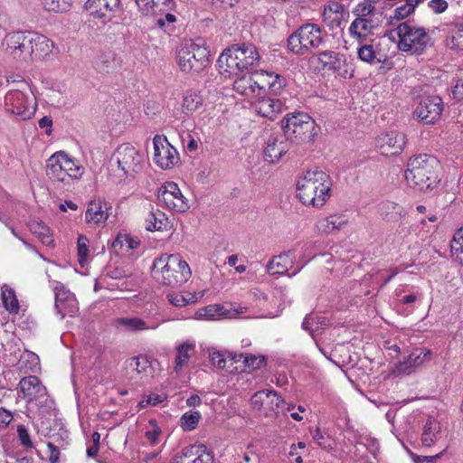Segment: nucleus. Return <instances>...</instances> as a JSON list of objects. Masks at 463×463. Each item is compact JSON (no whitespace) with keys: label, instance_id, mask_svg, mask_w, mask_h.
<instances>
[{"label":"nucleus","instance_id":"obj_1","mask_svg":"<svg viewBox=\"0 0 463 463\" xmlns=\"http://www.w3.org/2000/svg\"><path fill=\"white\" fill-rule=\"evenodd\" d=\"M145 165L146 157L141 150L130 143H123L110 156V178L118 184L130 182L143 172Z\"/></svg>","mask_w":463,"mask_h":463},{"label":"nucleus","instance_id":"obj_2","mask_svg":"<svg viewBox=\"0 0 463 463\" xmlns=\"http://www.w3.org/2000/svg\"><path fill=\"white\" fill-rule=\"evenodd\" d=\"M404 177L407 184L420 192H431L440 181L439 161L431 155L420 154L410 157Z\"/></svg>","mask_w":463,"mask_h":463},{"label":"nucleus","instance_id":"obj_3","mask_svg":"<svg viewBox=\"0 0 463 463\" xmlns=\"http://www.w3.org/2000/svg\"><path fill=\"white\" fill-rule=\"evenodd\" d=\"M260 60L257 47L250 43H242L224 49L217 62L220 73L225 78H232L258 66Z\"/></svg>","mask_w":463,"mask_h":463},{"label":"nucleus","instance_id":"obj_4","mask_svg":"<svg viewBox=\"0 0 463 463\" xmlns=\"http://www.w3.org/2000/svg\"><path fill=\"white\" fill-rule=\"evenodd\" d=\"M331 180L317 167L303 173L297 181V197L308 206L321 207L331 196Z\"/></svg>","mask_w":463,"mask_h":463},{"label":"nucleus","instance_id":"obj_5","mask_svg":"<svg viewBox=\"0 0 463 463\" xmlns=\"http://www.w3.org/2000/svg\"><path fill=\"white\" fill-rule=\"evenodd\" d=\"M153 278L160 284L177 287L192 275L188 263L179 254H162L154 260Z\"/></svg>","mask_w":463,"mask_h":463},{"label":"nucleus","instance_id":"obj_6","mask_svg":"<svg viewBox=\"0 0 463 463\" xmlns=\"http://www.w3.org/2000/svg\"><path fill=\"white\" fill-rule=\"evenodd\" d=\"M13 84L16 86L6 92L4 109L17 119H30L37 109L36 98L25 80H14Z\"/></svg>","mask_w":463,"mask_h":463},{"label":"nucleus","instance_id":"obj_7","mask_svg":"<svg viewBox=\"0 0 463 463\" xmlns=\"http://www.w3.org/2000/svg\"><path fill=\"white\" fill-rule=\"evenodd\" d=\"M84 173V166L63 151L54 153L47 161L46 174L53 182L71 184Z\"/></svg>","mask_w":463,"mask_h":463},{"label":"nucleus","instance_id":"obj_8","mask_svg":"<svg viewBox=\"0 0 463 463\" xmlns=\"http://www.w3.org/2000/svg\"><path fill=\"white\" fill-rule=\"evenodd\" d=\"M210 51L204 40L186 42L177 51L176 61L184 72H201L210 64Z\"/></svg>","mask_w":463,"mask_h":463},{"label":"nucleus","instance_id":"obj_9","mask_svg":"<svg viewBox=\"0 0 463 463\" xmlns=\"http://www.w3.org/2000/svg\"><path fill=\"white\" fill-rule=\"evenodd\" d=\"M391 38L397 42V47L400 51L411 54L421 53L430 41L429 33L423 27L409 23H401L391 32Z\"/></svg>","mask_w":463,"mask_h":463},{"label":"nucleus","instance_id":"obj_10","mask_svg":"<svg viewBox=\"0 0 463 463\" xmlns=\"http://www.w3.org/2000/svg\"><path fill=\"white\" fill-rule=\"evenodd\" d=\"M281 126L284 136L292 143L309 142L317 135L315 120L304 112L287 114L281 121Z\"/></svg>","mask_w":463,"mask_h":463},{"label":"nucleus","instance_id":"obj_11","mask_svg":"<svg viewBox=\"0 0 463 463\" xmlns=\"http://www.w3.org/2000/svg\"><path fill=\"white\" fill-rule=\"evenodd\" d=\"M322 42L320 27L315 24H307L288 37V46L294 53L303 54L310 49L319 47Z\"/></svg>","mask_w":463,"mask_h":463},{"label":"nucleus","instance_id":"obj_12","mask_svg":"<svg viewBox=\"0 0 463 463\" xmlns=\"http://www.w3.org/2000/svg\"><path fill=\"white\" fill-rule=\"evenodd\" d=\"M153 160L159 168L170 170L179 164V153L177 149L170 144L166 137L156 135L153 138Z\"/></svg>","mask_w":463,"mask_h":463},{"label":"nucleus","instance_id":"obj_13","mask_svg":"<svg viewBox=\"0 0 463 463\" xmlns=\"http://www.w3.org/2000/svg\"><path fill=\"white\" fill-rule=\"evenodd\" d=\"M444 109V104L439 96H423L420 99L413 110V118L427 125L438 122Z\"/></svg>","mask_w":463,"mask_h":463},{"label":"nucleus","instance_id":"obj_14","mask_svg":"<svg viewBox=\"0 0 463 463\" xmlns=\"http://www.w3.org/2000/svg\"><path fill=\"white\" fill-rule=\"evenodd\" d=\"M157 198L162 206L171 211L184 213L189 208L187 199L174 182L165 183L158 190Z\"/></svg>","mask_w":463,"mask_h":463},{"label":"nucleus","instance_id":"obj_15","mask_svg":"<svg viewBox=\"0 0 463 463\" xmlns=\"http://www.w3.org/2000/svg\"><path fill=\"white\" fill-rule=\"evenodd\" d=\"M317 61L323 70L333 71L344 79H350L354 76L353 64L347 61L343 54L325 51L318 54Z\"/></svg>","mask_w":463,"mask_h":463},{"label":"nucleus","instance_id":"obj_16","mask_svg":"<svg viewBox=\"0 0 463 463\" xmlns=\"http://www.w3.org/2000/svg\"><path fill=\"white\" fill-rule=\"evenodd\" d=\"M31 32H14L5 35L3 46L6 54L21 61L29 60Z\"/></svg>","mask_w":463,"mask_h":463},{"label":"nucleus","instance_id":"obj_17","mask_svg":"<svg viewBox=\"0 0 463 463\" xmlns=\"http://www.w3.org/2000/svg\"><path fill=\"white\" fill-rule=\"evenodd\" d=\"M267 76L269 77L266 73L258 71L250 74L244 73L234 80L233 90L238 94L244 96L245 98H258L263 91V86H261L260 80Z\"/></svg>","mask_w":463,"mask_h":463},{"label":"nucleus","instance_id":"obj_18","mask_svg":"<svg viewBox=\"0 0 463 463\" xmlns=\"http://www.w3.org/2000/svg\"><path fill=\"white\" fill-rule=\"evenodd\" d=\"M432 353L427 348H415L402 362L396 364L392 368V373L397 376L410 374L416 369L430 362Z\"/></svg>","mask_w":463,"mask_h":463},{"label":"nucleus","instance_id":"obj_19","mask_svg":"<svg viewBox=\"0 0 463 463\" xmlns=\"http://www.w3.org/2000/svg\"><path fill=\"white\" fill-rule=\"evenodd\" d=\"M376 146L383 156L399 155L406 145V137L402 132L390 130L376 137Z\"/></svg>","mask_w":463,"mask_h":463},{"label":"nucleus","instance_id":"obj_20","mask_svg":"<svg viewBox=\"0 0 463 463\" xmlns=\"http://www.w3.org/2000/svg\"><path fill=\"white\" fill-rule=\"evenodd\" d=\"M55 292V310L62 319L65 316L73 317L79 310L78 301L75 295L71 292L66 287L57 282L54 287Z\"/></svg>","mask_w":463,"mask_h":463},{"label":"nucleus","instance_id":"obj_21","mask_svg":"<svg viewBox=\"0 0 463 463\" xmlns=\"http://www.w3.org/2000/svg\"><path fill=\"white\" fill-rule=\"evenodd\" d=\"M213 456L206 446L194 444L183 448L172 458L171 463H213Z\"/></svg>","mask_w":463,"mask_h":463},{"label":"nucleus","instance_id":"obj_22","mask_svg":"<svg viewBox=\"0 0 463 463\" xmlns=\"http://www.w3.org/2000/svg\"><path fill=\"white\" fill-rule=\"evenodd\" d=\"M244 307L238 308H227L226 307L220 304L208 305L203 308L198 309L194 318L197 320H217L222 318H235L238 315L244 312Z\"/></svg>","mask_w":463,"mask_h":463},{"label":"nucleus","instance_id":"obj_23","mask_svg":"<svg viewBox=\"0 0 463 463\" xmlns=\"http://www.w3.org/2000/svg\"><path fill=\"white\" fill-rule=\"evenodd\" d=\"M284 402L279 394L270 390H264L254 393L250 404L257 411H263L265 414L275 411Z\"/></svg>","mask_w":463,"mask_h":463},{"label":"nucleus","instance_id":"obj_24","mask_svg":"<svg viewBox=\"0 0 463 463\" xmlns=\"http://www.w3.org/2000/svg\"><path fill=\"white\" fill-rule=\"evenodd\" d=\"M175 352L174 372L179 374L184 368L188 367L190 360L195 355V340L187 339L177 343Z\"/></svg>","mask_w":463,"mask_h":463},{"label":"nucleus","instance_id":"obj_25","mask_svg":"<svg viewBox=\"0 0 463 463\" xmlns=\"http://www.w3.org/2000/svg\"><path fill=\"white\" fill-rule=\"evenodd\" d=\"M446 438V430L441 422L435 417L430 416L426 420L421 433V443L425 447H431Z\"/></svg>","mask_w":463,"mask_h":463},{"label":"nucleus","instance_id":"obj_26","mask_svg":"<svg viewBox=\"0 0 463 463\" xmlns=\"http://www.w3.org/2000/svg\"><path fill=\"white\" fill-rule=\"evenodd\" d=\"M112 326L124 332H141L155 330L159 323L146 321L137 317H120L113 319Z\"/></svg>","mask_w":463,"mask_h":463},{"label":"nucleus","instance_id":"obj_27","mask_svg":"<svg viewBox=\"0 0 463 463\" xmlns=\"http://www.w3.org/2000/svg\"><path fill=\"white\" fill-rule=\"evenodd\" d=\"M253 109L257 114L270 120L276 119L285 108L284 103L277 98L272 97H258L253 103Z\"/></svg>","mask_w":463,"mask_h":463},{"label":"nucleus","instance_id":"obj_28","mask_svg":"<svg viewBox=\"0 0 463 463\" xmlns=\"http://www.w3.org/2000/svg\"><path fill=\"white\" fill-rule=\"evenodd\" d=\"M111 206L109 203L100 199L91 201L85 213V222L90 225L99 227L106 223Z\"/></svg>","mask_w":463,"mask_h":463},{"label":"nucleus","instance_id":"obj_29","mask_svg":"<svg viewBox=\"0 0 463 463\" xmlns=\"http://www.w3.org/2000/svg\"><path fill=\"white\" fill-rule=\"evenodd\" d=\"M120 0H88L85 8L93 18L110 20L119 6Z\"/></svg>","mask_w":463,"mask_h":463},{"label":"nucleus","instance_id":"obj_30","mask_svg":"<svg viewBox=\"0 0 463 463\" xmlns=\"http://www.w3.org/2000/svg\"><path fill=\"white\" fill-rule=\"evenodd\" d=\"M347 15L348 11L338 2L329 1L324 5L323 21L332 30L340 27Z\"/></svg>","mask_w":463,"mask_h":463},{"label":"nucleus","instance_id":"obj_31","mask_svg":"<svg viewBox=\"0 0 463 463\" xmlns=\"http://www.w3.org/2000/svg\"><path fill=\"white\" fill-rule=\"evenodd\" d=\"M289 149V141L284 135L271 136L264 150V158L267 162L275 163L280 159Z\"/></svg>","mask_w":463,"mask_h":463},{"label":"nucleus","instance_id":"obj_32","mask_svg":"<svg viewBox=\"0 0 463 463\" xmlns=\"http://www.w3.org/2000/svg\"><path fill=\"white\" fill-rule=\"evenodd\" d=\"M378 23V18L356 17L348 28L349 34L352 38L363 43L366 41L367 37L372 34L373 30L377 27Z\"/></svg>","mask_w":463,"mask_h":463},{"label":"nucleus","instance_id":"obj_33","mask_svg":"<svg viewBox=\"0 0 463 463\" xmlns=\"http://www.w3.org/2000/svg\"><path fill=\"white\" fill-rule=\"evenodd\" d=\"M29 37V60H42L52 52L53 43L45 35L31 32Z\"/></svg>","mask_w":463,"mask_h":463},{"label":"nucleus","instance_id":"obj_34","mask_svg":"<svg viewBox=\"0 0 463 463\" xmlns=\"http://www.w3.org/2000/svg\"><path fill=\"white\" fill-rule=\"evenodd\" d=\"M19 391L28 402L36 401L46 395V388L42 384L36 376H28L21 379L19 383Z\"/></svg>","mask_w":463,"mask_h":463},{"label":"nucleus","instance_id":"obj_35","mask_svg":"<svg viewBox=\"0 0 463 463\" xmlns=\"http://www.w3.org/2000/svg\"><path fill=\"white\" fill-rule=\"evenodd\" d=\"M385 10V0H363L354 8L353 13L357 17L376 19L382 16Z\"/></svg>","mask_w":463,"mask_h":463},{"label":"nucleus","instance_id":"obj_36","mask_svg":"<svg viewBox=\"0 0 463 463\" xmlns=\"http://www.w3.org/2000/svg\"><path fill=\"white\" fill-rule=\"evenodd\" d=\"M139 12L146 16L156 17L170 10L174 0H136Z\"/></svg>","mask_w":463,"mask_h":463},{"label":"nucleus","instance_id":"obj_37","mask_svg":"<svg viewBox=\"0 0 463 463\" xmlns=\"http://www.w3.org/2000/svg\"><path fill=\"white\" fill-rule=\"evenodd\" d=\"M348 222L346 215L332 214L318 220L316 226L319 232L331 234L345 230Z\"/></svg>","mask_w":463,"mask_h":463},{"label":"nucleus","instance_id":"obj_38","mask_svg":"<svg viewBox=\"0 0 463 463\" xmlns=\"http://www.w3.org/2000/svg\"><path fill=\"white\" fill-rule=\"evenodd\" d=\"M207 289L198 291H181L167 294V300L171 305L176 307H183L187 305L194 304L201 300L206 294Z\"/></svg>","mask_w":463,"mask_h":463},{"label":"nucleus","instance_id":"obj_39","mask_svg":"<svg viewBox=\"0 0 463 463\" xmlns=\"http://www.w3.org/2000/svg\"><path fill=\"white\" fill-rule=\"evenodd\" d=\"M293 259L291 250L281 253L269 260L267 270L272 274H286L293 267Z\"/></svg>","mask_w":463,"mask_h":463},{"label":"nucleus","instance_id":"obj_40","mask_svg":"<svg viewBox=\"0 0 463 463\" xmlns=\"http://www.w3.org/2000/svg\"><path fill=\"white\" fill-rule=\"evenodd\" d=\"M139 245V241L128 233H119L112 243L114 251L122 256H132L134 250Z\"/></svg>","mask_w":463,"mask_h":463},{"label":"nucleus","instance_id":"obj_41","mask_svg":"<svg viewBox=\"0 0 463 463\" xmlns=\"http://www.w3.org/2000/svg\"><path fill=\"white\" fill-rule=\"evenodd\" d=\"M446 46L455 52H463V21L451 24L445 39Z\"/></svg>","mask_w":463,"mask_h":463},{"label":"nucleus","instance_id":"obj_42","mask_svg":"<svg viewBox=\"0 0 463 463\" xmlns=\"http://www.w3.org/2000/svg\"><path fill=\"white\" fill-rule=\"evenodd\" d=\"M203 98L199 94L187 91L183 98L182 112L186 116L194 114L203 106Z\"/></svg>","mask_w":463,"mask_h":463},{"label":"nucleus","instance_id":"obj_43","mask_svg":"<svg viewBox=\"0 0 463 463\" xmlns=\"http://www.w3.org/2000/svg\"><path fill=\"white\" fill-rule=\"evenodd\" d=\"M1 296L4 307L10 314H17L19 312L20 306L14 290L6 285H4L2 287Z\"/></svg>","mask_w":463,"mask_h":463},{"label":"nucleus","instance_id":"obj_44","mask_svg":"<svg viewBox=\"0 0 463 463\" xmlns=\"http://www.w3.org/2000/svg\"><path fill=\"white\" fill-rule=\"evenodd\" d=\"M146 222L148 231L166 230L170 223L165 214L159 210L150 213Z\"/></svg>","mask_w":463,"mask_h":463},{"label":"nucleus","instance_id":"obj_45","mask_svg":"<svg viewBox=\"0 0 463 463\" xmlns=\"http://www.w3.org/2000/svg\"><path fill=\"white\" fill-rule=\"evenodd\" d=\"M29 229L31 232L33 233L43 244L46 246L52 245L53 239L52 233L50 232V229L42 222L32 221L29 223Z\"/></svg>","mask_w":463,"mask_h":463},{"label":"nucleus","instance_id":"obj_46","mask_svg":"<svg viewBox=\"0 0 463 463\" xmlns=\"http://www.w3.org/2000/svg\"><path fill=\"white\" fill-rule=\"evenodd\" d=\"M144 437L151 447H156L161 443L162 430L155 420H150L145 428Z\"/></svg>","mask_w":463,"mask_h":463},{"label":"nucleus","instance_id":"obj_47","mask_svg":"<svg viewBox=\"0 0 463 463\" xmlns=\"http://www.w3.org/2000/svg\"><path fill=\"white\" fill-rule=\"evenodd\" d=\"M90 240L85 235H79L77 241V256L78 262L81 268H84L90 259Z\"/></svg>","mask_w":463,"mask_h":463},{"label":"nucleus","instance_id":"obj_48","mask_svg":"<svg viewBox=\"0 0 463 463\" xmlns=\"http://www.w3.org/2000/svg\"><path fill=\"white\" fill-rule=\"evenodd\" d=\"M43 9L48 13L62 14L70 10L71 0H41Z\"/></svg>","mask_w":463,"mask_h":463},{"label":"nucleus","instance_id":"obj_49","mask_svg":"<svg viewBox=\"0 0 463 463\" xmlns=\"http://www.w3.org/2000/svg\"><path fill=\"white\" fill-rule=\"evenodd\" d=\"M260 72H263V73H266L269 76H270V77L267 76V77L261 78L260 80H261V86H263V90L266 87H268L270 90H272L273 91H277L282 88V86L284 84V80L279 74H276L273 72H269V71H260Z\"/></svg>","mask_w":463,"mask_h":463},{"label":"nucleus","instance_id":"obj_50","mask_svg":"<svg viewBox=\"0 0 463 463\" xmlns=\"http://www.w3.org/2000/svg\"><path fill=\"white\" fill-rule=\"evenodd\" d=\"M200 419V412L189 411L181 417L180 425L184 430L191 431L196 428Z\"/></svg>","mask_w":463,"mask_h":463},{"label":"nucleus","instance_id":"obj_51","mask_svg":"<svg viewBox=\"0 0 463 463\" xmlns=\"http://www.w3.org/2000/svg\"><path fill=\"white\" fill-rule=\"evenodd\" d=\"M358 57L361 61L368 63H372L376 59V52L372 44L366 43H361V46L357 50Z\"/></svg>","mask_w":463,"mask_h":463},{"label":"nucleus","instance_id":"obj_52","mask_svg":"<svg viewBox=\"0 0 463 463\" xmlns=\"http://www.w3.org/2000/svg\"><path fill=\"white\" fill-rule=\"evenodd\" d=\"M240 357L243 359L245 367L249 371H254L264 364V357L260 355L241 354Z\"/></svg>","mask_w":463,"mask_h":463},{"label":"nucleus","instance_id":"obj_53","mask_svg":"<svg viewBox=\"0 0 463 463\" xmlns=\"http://www.w3.org/2000/svg\"><path fill=\"white\" fill-rule=\"evenodd\" d=\"M450 253L453 260L463 266V240L450 241Z\"/></svg>","mask_w":463,"mask_h":463},{"label":"nucleus","instance_id":"obj_54","mask_svg":"<svg viewBox=\"0 0 463 463\" xmlns=\"http://www.w3.org/2000/svg\"><path fill=\"white\" fill-rule=\"evenodd\" d=\"M166 395L165 393H151L146 397H144L138 403V406L145 408L147 405L156 406L165 401Z\"/></svg>","mask_w":463,"mask_h":463},{"label":"nucleus","instance_id":"obj_55","mask_svg":"<svg viewBox=\"0 0 463 463\" xmlns=\"http://www.w3.org/2000/svg\"><path fill=\"white\" fill-rule=\"evenodd\" d=\"M208 355L210 361L214 366L220 369L226 367V359L224 358V354L222 352L216 350L215 348H210L208 349Z\"/></svg>","mask_w":463,"mask_h":463},{"label":"nucleus","instance_id":"obj_56","mask_svg":"<svg viewBox=\"0 0 463 463\" xmlns=\"http://www.w3.org/2000/svg\"><path fill=\"white\" fill-rule=\"evenodd\" d=\"M165 14H162L155 18V23L159 28H166L168 25L173 24L176 21V17L175 14L165 12Z\"/></svg>","mask_w":463,"mask_h":463},{"label":"nucleus","instance_id":"obj_57","mask_svg":"<svg viewBox=\"0 0 463 463\" xmlns=\"http://www.w3.org/2000/svg\"><path fill=\"white\" fill-rule=\"evenodd\" d=\"M17 436L20 443L26 449L33 448V442L28 430L24 425L17 426Z\"/></svg>","mask_w":463,"mask_h":463},{"label":"nucleus","instance_id":"obj_58","mask_svg":"<svg viewBox=\"0 0 463 463\" xmlns=\"http://www.w3.org/2000/svg\"><path fill=\"white\" fill-rule=\"evenodd\" d=\"M129 367L137 373H143L148 367V360L145 356L134 357L129 362Z\"/></svg>","mask_w":463,"mask_h":463},{"label":"nucleus","instance_id":"obj_59","mask_svg":"<svg viewBox=\"0 0 463 463\" xmlns=\"http://www.w3.org/2000/svg\"><path fill=\"white\" fill-rule=\"evenodd\" d=\"M414 12L411 4L405 3L394 10L393 18L403 20Z\"/></svg>","mask_w":463,"mask_h":463},{"label":"nucleus","instance_id":"obj_60","mask_svg":"<svg viewBox=\"0 0 463 463\" xmlns=\"http://www.w3.org/2000/svg\"><path fill=\"white\" fill-rule=\"evenodd\" d=\"M428 7L437 14L444 13L448 7L449 4L446 0H430L428 2Z\"/></svg>","mask_w":463,"mask_h":463},{"label":"nucleus","instance_id":"obj_61","mask_svg":"<svg viewBox=\"0 0 463 463\" xmlns=\"http://www.w3.org/2000/svg\"><path fill=\"white\" fill-rule=\"evenodd\" d=\"M162 448L156 449L151 452H146L144 450H139V458L142 462H149L154 460L156 458L158 457V455L161 453Z\"/></svg>","mask_w":463,"mask_h":463},{"label":"nucleus","instance_id":"obj_62","mask_svg":"<svg viewBox=\"0 0 463 463\" xmlns=\"http://www.w3.org/2000/svg\"><path fill=\"white\" fill-rule=\"evenodd\" d=\"M47 448L49 451V461L51 463H58L60 459V450L58 448L51 442L47 444Z\"/></svg>","mask_w":463,"mask_h":463},{"label":"nucleus","instance_id":"obj_63","mask_svg":"<svg viewBox=\"0 0 463 463\" xmlns=\"http://www.w3.org/2000/svg\"><path fill=\"white\" fill-rule=\"evenodd\" d=\"M39 127L44 129L46 135L50 136L52 132V119L48 116L43 117L39 120Z\"/></svg>","mask_w":463,"mask_h":463},{"label":"nucleus","instance_id":"obj_64","mask_svg":"<svg viewBox=\"0 0 463 463\" xmlns=\"http://www.w3.org/2000/svg\"><path fill=\"white\" fill-rule=\"evenodd\" d=\"M452 93L455 99H463V79H459L457 81L453 88Z\"/></svg>","mask_w":463,"mask_h":463}]
</instances>
